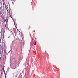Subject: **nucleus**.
<instances>
[{"instance_id": "1", "label": "nucleus", "mask_w": 78, "mask_h": 78, "mask_svg": "<svg viewBox=\"0 0 78 78\" xmlns=\"http://www.w3.org/2000/svg\"><path fill=\"white\" fill-rule=\"evenodd\" d=\"M16 62L17 61L16 60H15L13 61V63L12 67V69H16V68L17 67V64H16Z\"/></svg>"}, {"instance_id": "2", "label": "nucleus", "mask_w": 78, "mask_h": 78, "mask_svg": "<svg viewBox=\"0 0 78 78\" xmlns=\"http://www.w3.org/2000/svg\"><path fill=\"white\" fill-rule=\"evenodd\" d=\"M9 14L10 15H11V12L9 10Z\"/></svg>"}, {"instance_id": "3", "label": "nucleus", "mask_w": 78, "mask_h": 78, "mask_svg": "<svg viewBox=\"0 0 78 78\" xmlns=\"http://www.w3.org/2000/svg\"><path fill=\"white\" fill-rule=\"evenodd\" d=\"M35 41V43H34V45H36V41Z\"/></svg>"}, {"instance_id": "4", "label": "nucleus", "mask_w": 78, "mask_h": 78, "mask_svg": "<svg viewBox=\"0 0 78 78\" xmlns=\"http://www.w3.org/2000/svg\"><path fill=\"white\" fill-rule=\"evenodd\" d=\"M3 72H4V73H5V69H3Z\"/></svg>"}, {"instance_id": "5", "label": "nucleus", "mask_w": 78, "mask_h": 78, "mask_svg": "<svg viewBox=\"0 0 78 78\" xmlns=\"http://www.w3.org/2000/svg\"><path fill=\"white\" fill-rule=\"evenodd\" d=\"M4 22H5H5H6V20H5V18H4Z\"/></svg>"}, {"instance_id": "6", "label": "nucleus", "mask_w": 78, "mask_h": 78, "mask_svg": "<svg viewBox=\"0 0 78 78\" xmlns=\"http://www.w3.org/2000/svg\"><path fill=\"white\" fill-rule=\"evenodd\" d=\"M6 9V10H7V12H8V9Z\"/></svg>"}, {"instance_id": "7", "label": "nucleus", "mask_w": 78, "mask_h": 78, "mask_svg": "<svg viewBox=\"0 0 78 78\" xmlns=\"http://www.w3.org/2000/svg\"><path fill=\"white\" fill-rule=\"evenodd\" d=\"M9 37H10V36H9L8 37V38H9Z\"/></svg>"}, {"instance_id": "8", "label": "nucleus", "mask_w": 78, "mask_h": 78, "mask_svg": "<svg viewBox=\"0 0 78 78\" xmlns=\"http://www.w3.org/2000/svg\"><path fill=\"white\" fill-rule=\"evenodd\" d=\"M13 73V74H14L15 73Z\"/></svg>"}]
</instances>
